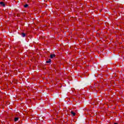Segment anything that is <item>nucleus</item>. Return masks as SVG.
I'll use <instances>...</instances> for the list:
<instances>
[{"label": "nucleus", "mask_w": 124, "mask_h": 124, "mask_svg": "<svg viewBox=\"0 0 124 124\" xmlns=\"http://www.w3.org/2000/svg\"><path fill=\"white\" fill-rule=\"evenodd\" d=\"M22 36L23 37H25V36H26V33H22Z\"/></svg>", "instance_id": "0eeeda50"}, {"label": "nucleus", "mask_w": 124, "mask_h": 124, "mask_svg": "<svg viewBox=\"0 0 124 124\" xmlns=\"http://www.w3.org/2000/svg\"><path fill=\"white\" fill-rule=\"evenodd\" d=\"M0 4L1 6H3V7H5V4L3 2H0Z\"/></svg>", "instance_id": "f257e3e1"}, {"label": "nucleus", "mask_w": 124, "mask_h": 124, "mask_svg": "<svg viewBox=\"0 0 124 124\" xmlns=\"http://www.w3.org/2000/svg\"><path fill=\"white\" fill-rule=\"evenodd\" d=\"M18 120H19V118L18 117H16L15 118V122H18Z\"/></svg>", "instance_id": "20e7f679"}, {"label": "nucleus", "mask_w": 124, "mask_h": 124, "mask_svg": "<svg viewBox=\"0 0 124 124\" xmlns=\"http://www.w3.org/2000/svg\"><path fill=\"white\" fill-rule=\"evenodd\" d=\"M56 57L55 54H51L50 55V59H53V58H55Z\"/></svg>", "instance_id": "f03ea898"}, {"label": "nucleus", "mask_w": 124, "mask_h": 124, "mask_svg": "<svg viewBox=\"0 0 124 124\" xmlns=\"http://www.w3.org/2000/svg\"><path fill=\"white\" fill-rule=\"evenodd\" d=\"M51 62V59H49V61H46V63H50Z\"/></svg>", "instance_id": "39448f33"}, {"label": "nucleus", "mask_w": 124, "mask_h": 124, "mask_svg": "<svg viewBox=\"0 0 124 124\" xmlns=\"http://www.w3.org/2000/svg\"><path fill=\"white\" fill-rule=\"evenodd\" d=\"M29 6V5H28V4H26L25 5H24V7H25V8H27V7H28Z\"/></svg>", "instance_id": "423d86ee"}, {"label": "nucleus", "mask_w": 124, "mask_h": 124, "mask_svg": "<svg viewBox=\"0 0 124 124\" xmlns=\"http://www.w3.org/2000/svg\"><path fill=\"white\" fill-rule=\"evenodd\" d=\"M114 124H118V123H114Z\"/></svg>", "instance_id": "6e6552de"}, {"label": "nucleus", "mask_w": 124, "mask_h": 124, "mask_svg": "<svg viewBox=\"0 0 124 124\" xmlns=\"http://www.w3.org/2000/svg\"><path fill=\"white\" fill-rule=\"evenodd\" d=\"M71 114L72 115V116H73V117L76 115V113L74 112L73 111H71Z\"/></svg>", "instance_id": "7ed1b4c3"}]
</instances>
